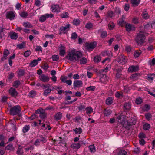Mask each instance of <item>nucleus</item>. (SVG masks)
I'll use <instances>...</instances> for the list:
<instances>
[{"instance_id":"nucleus-1","label":"nucleus","mask_w":155,"mask_h":155,"mask_svg":"<svg viewBox=\"0 0 155 155\" xmlns=\"http://www.w3.org/2000/svg\"><path fill=\"white\" fill-rule=\"evenodd\" d=\"M82 56V53L80 51H76L74 50H72L68 53L66 58L71 61H78Z\"/></svg>"},{"instance_id":"nucleus-2","label":"nucleus","mask_w":155,"mask_h":155,"mask_svg":"<svg viewBox=\"0 0 155 155\" xmlns=\"http://www.w3.org/2000/svg\"><path fill=\"white\" fill-rule=\"evenodd\" d=\"M145 38L144 34L142 32H140L137 34L135 40L137 43L142 45L144 43Z\"/></svg>"},{"instance_id":"nucleus-3","label":"nucleus","mask_w":155,"mask_h":155,"mask_svg":"<svg viewBox=\"0 0 155 155\" xmlns=\"http://www.w3.org/2000/svg\"><path fill=\"white\" fill-rule=\"evenodd\" d=\"M21 109L19 105H15L11 108L9 114L10 115L14 116L17 115L21 112Z\"/></svg>"},{"instance_id":"nucleus-4","label":"nucleus","mask_w":155,"mask_h":155,"mask_svg":"<svg viewBox=\"0 0 155 155\" xmlns=\"http://www.w3.org/2000/svg\"><path fill=\"white\" fill-rule=\"evenodd\" d=\"M65 26H61L59 30V34L61 35L62 34H65L69 31L70 28V25L69 24L65 25Z\"/></svg>"},{"instance_id":"nucleus-5","label":"nucleus","mask_w":155,"mask_h":155,"mask_svg":"<svg viewBox=\"0 0 155 155\" xmlns=\"http://www.w3.org/2000/svg\"><path fill=\"white\" fill-rule=\"evenodd\" d=\"M86 49L88 50L92 51L96 47V43L95 42H86L85 44Z\"/></svg>"},{"instance_id":"nucleus-6","label":"nucleus","mask_w":155,"mask_h":155,"mask_svg":"<svg viewBox=\"0 0 155 155\" xmlns=\"http://www.w3.org/2000/svg\"><path fill=\"white\" fill-rule=\"evenodd\" d=\"M9 94L12 97L16 98L18 97V93L16 89L13 87H11L8 91Z\"/></svg>"},{"instance_id":"nucleus-7","label":"nucleus","mask_w":155,"mask_h":155,"mask_svg":"<svg viewBox=\"0 0 155 155\" xmlns=\"http://www.w3.org/2000/svg\"><path fill=\"white\" fill-rule=\"evenodd\" d=\"M15 13L12 11H10L6 13V16L8 19L10 20H13L15 18Z\"/></svg>"},{"instance_id":"nucleus-8","label":"nucleus","mask_w":155,"mask_h":155,"mask_svg":"<svg viewBox=\"0 0 155 155\" xmlns=\"http://www.w3.org/2000/svg\"><path fill=\"white\" fill-rule=\"evenodd\" d=\"M126 31L128 32H130L132 31H134L135 29L134 26L129 23H127L125 25Z\"/></svg>"},{"instance_id":"nucleus-9","label":"nucleus","mask_w":155,"mask_h":155,"mask_svg":"<svg viewBox=\"0 0 155 155\" xmlns=\"http://www.w3.org/2000/svg\"><path fill=\"white\" fill-rule=\"evenodd\" d=\"M51 9L53 12L59 13L60 12V7L58 4L53 5L51 6Z\"/></svg>"},{"instance_id":"nucleus-10","label":"nucleus","mask_w":155,"mask_h":155,"mask_svg":"<svg viewBox=\"0 0 155 155\" xmlns=\"http://www.w3.org/2000/svg\"><path fill=\"white\" fill-rule=\"evenodd\" d=\"M139 69V67L138 65H134L130 66L128 68L129 72H132L137 71Z\"/></svg>"},{"instance_id":"nucleus-11","label":"nucleus","mask_w":155,"mask_h":155,"mask_svg":"<svg viewBox=\"0 0 155 155\" xmlns=\"http://www.w3.org/2000/svg\"><path fill=\"white\" fill-rule=\"evenodd\" d=\"M82 81L81 80H76L74 81L73 85L74 88H80L83 85Z\"/></svg>"},{"instance_id":"nucleus-12","label":"nucleus","mask_w":155,"mask_h":155,"mask_svg":"<svg viewBox=\"0 0 155 155\" xmlns=\"http://www.w3.org/2000/svg\"><path fill=\"white\" fill-rule=\"evenodd\" d=\"M39 78L41 81L44 82H48L50 79L49 77L44 74L40 75L39 77Z\"/></svg>"},{"instance_id":"nucleus-13","label":"nucleus","mask_w":155,"mask_h":155,"mask_svg":"<svg viewBox=\"0 0 155 155\" xmlns=\"http://www.w3.org/2000/svg\"><path fill=\"white\" fill-rule=\"evenodd\" d=\"M117 61L120 64L123 65L127 61V59L125 57H121L118 58Z\"/></svg>"},{"instance_id":"nucleus-14","label":"nucleus","mask_w":155,"mask_h":155,"mask_svg":"<svg viewBox=\"0 0 155 155\" xmlns=\"http://www.w3.org/2000/svg\"><path fill=\"white\" fill-rule=\"evenodd\" d=\"M62 117V113L60 112H58L54 116V119L56 121H58L61 120Z\"/></svg>"},{"instance_id":"nucleus-15","label":"nucleus","mask_w":155,"mask_h":155,"mask_svg":"<svg viewBox=\"0 0 155 155\" xmlns=\"http://www.w3.org/2000/svg\"><path fill=\"white\" fill-rule=\"evenodd\" d=\"M24 152L22 147H21L20 145H18V148L16 151V153L18 155H22Z\"/></svg>"},{"instance_id":"nucleus-16","label":"nucleus","mask_w":155,"mask_h":155,"mask_svg":"<svg viewBox=\"0 0 155 155\" xmlns=\"http://www.w3.org/2000/svg\"><path fill=\"white\" fill-rule=\"evenodd\" d=\"M131 103H126L124 105L123 109L124 110H129L131 108Z\"/></svg>"},{"instance_id":"nucleus-17","label":"nucleus","mask_w":155,"mask_h":155,"mask_svg":"<svg viewBox=\"0 0 155 155\" xmlns=\"http://www.w3.org/2000/svg\"><path fill=\"white\" fill-rule=\"evenodd\" d=\"M98 31L101 34L100 37L101 38H104L107 35V32L105 31H103V30L100 29L98 30Z\"/></svg>"},{"instance_id":"nucleus-18","label":"nucleus","mask_w":155,"mask_h":155,"mask_svg":"<svg viewBox=\"0 0 155 155\" xmlns=\"http://www.w3.org/2000/svg\"><path fill=\"white\" fill-rule=\"evenodd\" d=\"M59 54L61 56H64L66 53L65 47L61 45L60 47Z\"/></svg>"},{"instance_id":"nucleus-19","label":"nucleus","mask_w":155,"mask_h":155,"mask_svg":"<svg viewBox=\"0 0 155 155\" xmlns=\"http://www.w3.org/2000/svg\"><path fill=\"white\" fill-rule=\"evenodd\" d=\"M30 130V126L29 125H25L23 127L22 132L25 134L28 132Z\"/></svg>"},{"instance_id":"nucleus-20","label":"nucleus","mask_w":155,"mask_h":155,"mask_svg":"<svg viewBox=\"0 0 155 155\" xmlns=\"http://www.w3.org/2000/svg\"><path fill=\"white\" fill-rule=\"evenodd\" d=\"M137 120L135 119H134V120H133L132 122L133 124H132L129 121L127 120L124 122L125 124L126 125L125 126L126 128H128L129 127L131 126L132 124H135L136 123Z\"/></svg>"},{"instance_id":"nucleus-21","label":"nucleus","mask_w":155,"mask_h":155,"mask_svg":"<svg viewBox=\"0 0 155 155\" xmlns=\"http://www.w3.org/2000/svg\"><path fill=\"white\" fill-rule=\"evenodd\" d=\"M93 26V24L90 22H87L85 25V28L88 30H91Z\"/></svg>"},{"instance_id":"nucleus-22","label":"nucleus","mask_w":155,"mask_h":155,"mask_svg":"<svg viewBox=\"0 0 155 155\" xmlns=\"http://www.w3.org/2000/svg\"><path fill=\"white\" fill-rule=\"evenodd\" d=\"M115 96L117 98H121L124 96L123 93L122 91H117L115 93Z\"/></svg>"},{"instance_id":"nucleus-23","label":"nucleus","mask_w":155,"mask_h":155,"mask_svg":"<svg viewBox=\"0 0 155 155\" xmlns=\"http://www.w3.org/2000/svg\"><path fill=\"white\" fill-rule=\"evenodd\" d=\"M140 0H131V3L134 6H137L140 4Z\"/></svg>"},{"instance_id":"nucleus-24","label":"nucleus","mask_w":155,"mask_h":155,"mask_svg":"<svg viewBox=\"0 0 155 155\" xmlns=\"http://www.w3.org/2000/svg\"><path fill=\"white\" fill-rule=\"evenodd\" d=\"M112 112V110L109 109H104V115L108 117L111 114Z\"/></svg>"},{"instance_id":"nucleus-25","label":"nucleus","mask_w":155,"mask_h":155,"mask_svg":"<svg viewBox=\"0 0 155 155\" xmlns=\"http://www.w3.org/2000/svg\"><path fill=\"white\" fill-rule=\"evenodd\" d=\"M85 110L87 114H91L93 112V109L91 106L86 107Z\"/></svg>"},{"instance_id":"nucleus-26","label":"nucleus","mask_w":155,"mask_h":155,"mask_svg":"<svg viewBox=\"0 0 155 155\" xmlns=\"http://www.w3.org/2000/svg\"><path fill=\"white\" fill-rule=\"evenodd\" d=\"M77 107L79 111H85L86 106L81 103Z\"/></svg>"},{"instance_id":"nucleus-27","label":"nucleus","mask_w":155,"mask_h":155,"mask_svg":"<svg viewBox=\"0 0 155 155\" xmlns=\"http://www.w3.org/2000/svg\"><path fill=\"white\" fill-rule=\"evenodd\" d=\"M73 131L75 132L76 134H81L82 132V129L81 127L76 128L73 129Z\"/></svg>"},{"instance_id":"nucleus-28","label":"nucleus","mask_w":155,"mask_h":155,"mask_svg":"<svg viewBox=\"0 0 155 155\" xmlns=\"http://www.w3.org/2000/svg\"><path fill=\"white\" fill-rule=\"evenodd\" d=\"M22 25L24 27L26 28H32L33 27L32 25L30 23L28 22H23Z\"/></svg>"},{"instance_id":"nucleus-29","label":"nucleus","mask_w":155,"mask_h":155,"mask_svg":"<svg viewBox=\"0 0 155 155\" xmlns=\"http://www.w3.org/2000/svg\"><path fill=\"white\" fill-rule=\"evenodd\" d=\"M88 148L90 152L91 153H94L96 151V149L94 145H91L89 146Z\"/></svg>"},{"instance_id":"nucleus-30","label":"nucleus","mask_w":155,"mask_h":155,"mask_svg":"<svg viewBox=\"0 0 155 155\" xmlns=\"http://www.w3.org/2000/svg\"><path fill=\"white\" fill-rule=\"evenodd\" d=\"M47 18L46 17V14H45L43 15H41L39 18V21L42 23L45 22Z\"/></svg>"},{"instance_id":"nucleus-31","label":"nucleus","mask_w":155,"mask_h":155,"mask_svg":"<svg viewBox=\"0 0 155 155\" xmlns=\"http://www.w3.org/2000/svg\"><path fill=\"white\" fill-rule=\"evenodd\" d=\"M60 17L63 18H66L69 17L68 13L66 12H63V13L60 14Z\"/></svg>"},{"instance_id":"nucleus-32","label":"nucleus","mask_w":155,"mask_h":155,"mask_svg":"<svg viewBox=\"0 0 155 155\" xmlns=\"http://www.w3.org/2000/svg\"><path fill=\"white\" fill-rule=\"evenodd\" d=\"M111 68V65L110 64H108L107 66L106 67L103 69H102L101 70V72H107L109 70H110Z\"/></svg>"},{"instance_id":"nucleus-33","label":"nucleus","mask_w":155,"mask_h":155,"mask_svg":"<svg viewBox=\"0 0 155 155\" xmlns=\"http://www.w3.org/2000/svg\"><path fill=\"white\" fill-rule=\"evenodd\" d=\"M21 82L18 80L15 81L13 83V86L16 88H17L20 85Z\"/></svg>"},{"instance_id":"nucleus-34","label":"nucleus","mask_w":155,"mask_h":155,"mask_svg":"<svg viewBox=\"0 0 155 155\" xmlns=\"http://www.w3.org/2000/svg\"><path fill=\"white\" fill-rule=\"evenodd\" d=\"M80 143H73L71 146V147L74 149H78L80 147Z\"/></svg>"},{"instance_id":"nucleus-35","label":"nucleus","mask_w":155,"mask_h":155,"mask_svg":"<svg viewBox=\"0 0 155 155\" xmlns=\"http://www.w3.org/2000/svg\"><path fill=\"white\" fill-rule=\"evenodd\" d=\"M113 103V99L111 97H108L106 100V103L107 105H110Z\"/></svg>"},{"instance_id":"nucleus-36","label":"nucleus","mask_w":155,"mask_h":155,"mask_svg":"<svg viewBox=\"0 0 155 155\" xmlns=\"http://www.w3.org/2000/svg\"><path fill=\"white\" fill-rule=\"evenodd\" d=\"M26 43L25 42H23L21 43L18 44L17 45V47L20 49H22L25 46Z\"/></svg>"},{"instance_id":"nucleus-37","label":"nucleus","mask_w":155,"mask_h":155,"mask_svg":"<svg viewBox=\"0 0 155 155\" xmlns=\"http://www.w3.org/2000/svg\"><path fill=\"white\" fill-rule=\"evenodd\" d=\"M20 16L23 18H26L28 15V12L24 11L19 14Z\"/></svg>"},{"instance_id":"nucleus-38","label":"nucleus","mask_w":155,"mask_h":155,"mask_svg":"<svg viewBox=\"0 0 155 155\" xmlns=\"http://www.w3.org/2000/svg\"><path fill=\"white\" fill-rule=\"evenodd\" d=\"M38 64V62H37L36 60L34 59L29 64V65L30 66L33 67L37 65Z\"/></svg>"},{"instance_id":"nucleus-39","label":"nucleus","mask_w":155,"mask_h":155,"mask_svg":"<svg viewBox=\"0 0 155 155\" xmlns=\"http://www.w3.org/2000/svg\"><path fill=\"white\" fill-rule=\"evenodd\" d=\"M51 90L49 88L45 89L43 93V95L45 96H47L48 95H49L51 93Z\"/></svg>"},{"instance_id":"nucleus-40","label":"nucleus","mask_w":155,"mask_h":155,"mask_svg":"<svg viewBox=\"0 0 155 155\" xmlns=\"http://www.w3.org/2000/svg\"><path fill=\"white\" fill-rule=\"evenodd\" d=\"M101 59V58L99 55L95 56L94 58V61L96 63L99 62Z\"/></svg>"},{"instance_id":"nucleus-41","label":"nucleus","mask_w":155,"mask_h":155,"mask_svg":"<svg viewBox=\"0 0 155 155\" xmlns=\"http://www.w3.org/2000/svg\"><path fill=\"white\" fill-rule=\"evenodd\" d=\"M18 36V35L15 32H13L10 35V38L12 39L16 40Z\"/></svg>"},{"instance_id":"nucleus-42","label":"nucleus","mask_w":155,"mask_h":155,"mask_svg":"<svg viewBox=\"0 0 155 155\" xmlns=\"http://www.w3.org/2000/svg\"><path fill=\"white\" fill-rule=\"evenodd\" d=\"M140 75L139 73H135L131 75L130 76V78L132 79H136L138 78V76Z\"/></svg>"},{"instance_id":"nucleus-43","label":"nucleus","mask_w":155,"mask_h":155,"mask_svg":"<svg viewBox=\"0 0 155 155\" xmlns=\"http://www.w3.org/2000/svg\"><path fill=\"white\" fill-rule=\"evenodd\" d=\"M87 60L85 57H83L80 60V63L81 64H84L87 63Z\"/></svg>"},{"instance_id":"nucleus-44","label":"nucleus","mask_w":155,"mask_h":155,"mask_svg":"<svg viewBox=\"0 0 155 155\" xmlns=\"http://www.w3.org/2000/svg\"><path fill=\"white\" fill-rule=\"evenodd\" d=\"M36 94L35 91L34 90L31 91L29 93V96L30 97L33 98L36 95Z\"/></svg>"},{"instance_id":"nucleus-45","label":"nucleus","mask_w":155,"mask_h":155,"mask_svg":"<svg viewBox=\"0 0 155 155\" xmlns=\"http://www.w3.org/2000/svg\"><path fill=\"white\" fill-rule=\"evenodd\" d=\"M141 53V52L140 51H136L134 54V56L135 58H137L139 56Z\"/></svg>"},{"instance_id":"nucleus-46","label":"nucleus","mask_w":155,"mask_h":155,"mask_svg":"<svg viewBox=\"0 0 155 155\" xmlns=\"http://www.w3.org/2000/svg\"><path fill=\"white\" fill-rule=\"evenodd\" d=\"M150 109V105L145 104L143 107V109L145 111H148Z\"/></svg>"},{"instance_id":"nucleus-47","label":"nucleus","mask_w":155,"mask_h":155,"mask_svg":"<svg viewBox=\"0 0 155 155\" xmlns=\"http://www.w3.org/2000/svg\"><path fill=\"white\" fill-rule=\"evenodd\" d=\"M96 87L94 86H90L86 88L87 91H94L96 89Z\"/></svg>"},{"instance_id":"nucleus-48","label":"nucleus","mask_w":155,"mask_h":155,"mask_svg":"<svg viewBox=\"0 0 155 155\" xmlns=\"http://www.w3.org/2000/svg\"><path fill=\"white\" fill-rule=\"evenodd\" d=\"M25 72L24 70L22 69H20L19 70L18 72V76H22L24 75Z\"/></svg>"},{"instance_id":"nucleus-49","label":"nucleus","mask_w":155,"mask_h":155,"mask_svg":"<svg viewBox=\"0 0 155 155\" xmlns=\"http://www.w3.org/2000/svg\"><path fill=\"white\" fill-rule=\"evenodd\" d=\"M68 77L66 76H61L60 78L61 81L63 83H65Z\"/></svg>"},{"instance_id":"nucleus-50","label":"nucleus","mask_w":155,"mask_h":155,"mask_svg":"<svg viewBox=\"0 0 155 155\" xmlns=\"http://www.w3.org/2000/svg\"><path fill=\"white\" fill-rule=\"evenodd\" d=\"M73 25H78L80 23V20L78 19H75L73 20Z\"/></svg>"},{"instance_id":"nucleus-51","label":"nucleus","mask_w":155,"mask_h":155,"mask_svg":"<svg viewBox=\"0 0 155 155\" xmlns=\"http://www.w3.org/2000/svg\"><path fill=\"white\" fill-rule=\"evenodd\" d=\"M115 25L112 22H110L108 24V26L110 30H112L115 27Z\"/></svg>"},{"instance_id":"nucleus-52","label":"nucleus","mask_w":155,"mask_h":155,"mask_svg":"<svg viewBox=\"0 0 155 155\" xmlns=\"http://www.w3.org/2000/svg\"><path fill=\"white\" fill-rule=\"evenodd\" d=\"M150 125L147 123L145 124L143 126V129L145 130H148L150 128Z\"/></svg>"},{"instance_id":"nucleus-53","label":"nucleus","mask_w":155,"mask_h":155,"mask_svg":"<svg viewBox=\"0 0 155 155\" xmlns=\"http://www.w3.org/2000/svg\"><path fill=\"white\" fill-rule=\"evenodd\" d=\"M10 54L9 51L8 49H5L3 51V55L6 57L8 56Z\"/></svg>"},{"instance_id":"nucleus-54","label":"nucleus","mask_w":155,"mask_h":155,"mask_svg":"<svg viewBox=\"0 0 155 155\" xmlns=\"http://www.w3.org/2000/svg\"><path fill=\"white\" fill-rule=\"evenodd\" d=\"M46 114L44 112L43 110L39 115L40 117L42 119H45L46 117Z\"/></svg>"},{"instance_id":"nucleus-55","label":"nucleus","mask_w":155,"mask_h":155,"mask_svg":"<svg viewBox=\"0 0 155 155\" xmlns=\"http://www.w3.org/2000/svg\"><path fill=\"white\" fill-rule=\"evenodd\" d=\"M77 37L78 35L76 33L74 32L71 35V38L72 39L75 40L77 38Z\"/></svg>"},{"instance_id":"nucleus-56","label":"nucleus","mask_w":155,"mask_h":155,"mask_svg":"<svg viewBox=\"0 0 155 155\" xmlns=\"http://www.w3.org/2000/svg\"><path fill=\"white\" fill-rule=\"evenodd\" d=\"M52 59L53 61H57L59 59V56L58 55H54L52 57Z\"/></svg>"},{"instance_id":"nucleus-57","label":"nucleus","mask_w":155,"mask_h":155,"mask_svg":"<svg viewBox=\"0 0 155 155\" xmlns=\"http://www.w3.org/2000/svg\"><path fill=\"white\" fill-rule=\"evenodd\" d=\"M142 102V99L140 98H137L135 101V103L137 104H140Z\"/></svg>"},{"instance_id":"nucleus-58","label":"nucleus","mask_w":155,"mask_h":155,"mask_svg":"<svg viewBox=\"0 0 155 155\" xmlns=\"http://www.w3.org/2000/svg\"><path fill=\"white\" fill-rule=\"evenodd\" d=\"M115 12L118 15H120L121 13V10L119 8L116 7L115 9Z\"/></svg>"},{"instance_id":"nucleus-59","label":"nucleus","mask_w":155,"mask_h":155,"mask_svg":"<svg viewBox=\"0 0 155 155\" xmlns=\"http://www.w3.org/2000/svg\"><path fill=\"white\" fill-rule=\"evenodd\" d=\"M31 54V51L29 50H28L25 51L24 54V56L25 57H28Z\"/></svg>"},{"instance_id":"nucleus-60","label":"nucleus","mask_w":155,"mask_h":155,"mask_svg":"<svg viewBox=\"0 0 155 155\" xmlns=\"http://www.w3.org/2000/svg\"><path fill=\"white\" fill-rule=\"evenodd\" d=\"M138 18H134L132 19V22L135 24H137L139 23Z\"/></svg>"},{"instance_id":"nucleus-61","label":"nucleus","mask_w":155,"mask_h":155,"mask_svg":"<svg viewBox=\"0 0 155 155\" xmlns=\"http://www.w3.org/2000/svg\"><path fill=\"white\" fill-rule=\"evenodd\" d=\"M127 152L124 150H120L118 154V155H126Z\"/></svg>"},{"instance_id":"nucleus-62","label":"nucleus","mask_w":155,"mask_h":155,"mask_svg":"<svg viewBox=\"0 0 155 155\" xmlns=\"http://www.w3.org/2000/svg\"><path fill=\"white\" fill-rule=\"evenodd\" d=\"M41 2L40 0H35V5L37 7L40 6Z\"/></svg>"},{"instance_id":"nucleus-63","label":"nucleus","mask_w":155,"mask_h":155,"mask_svg":"<svg viewBox=\"0 0 155 155\" xmlns=\"http://www.w3.org/2000/svg\"><path fill=\"white\" fill-rule=\"evenodd\" d=\"M119 24L120 25L123 27L126 23V22L123 20H121L119 21Z\"/></svg>"},{"instance_id":"nucleus-64","label":"nucleus","mask_w":155,"mask_h":155,"mask_svg":"<svg viewBox=\"0 0 155 155\" xmlns=\"http://www.w3.org/2000/svg\"><path fill=\"white\" fill-rule=\"evenodd\" d=\"M150 64L151 65H154L155 64V58H153L152 60L150 61L149 62Z\"/></svg>"}]
</instances>
